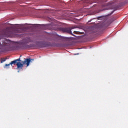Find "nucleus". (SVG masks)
Returning a JSON list of instances; mask_svg holds the SVG:
<instances>
[{"label":"nucleus","mask_w":128,"mask_h":128,"mask_svg":"<svg viewBox=\"0 0 128 128\" xmlns=\"http://www.w3.org/2000/svg\"><path fill=\"white\" fill-rule=\"evenodd\" d=\"M31 60L32 61H34V59L32 58H26L24 62H22V64H21L20 62H17V68L18 70H20L22 69V68L24 67V64H26V66H30V64L31 62Z\"/></svg>","instance_id":"2"},{"label":"nucleus","mask_w":128,"mask_h":128,"mask_svg":"<svg viewBox=\"0 0 128 128\" xmlns=\"http://www.w3.org/2000/svg\"><path fill=\"white\" fill-rule=\"evenodd\" d=\"M108 9H111V8H108Z\"/></svg>","instance_id":"15"},{"label":"nucleus","mask_w":128,"mask_h":128,"mask_svg":"<svg viewBox=\"0 0 128 128\" xmlns=\"http://www.w3.org/2000/svg\"><path fill=\"white\" fill-rule=\"evenodd\" d=\"M6 58H4L3 60V58H0V62L2 64L4 63V62H6Z\"/></svg>","instance_id":"7"},{"label":"nucleus","mask_w":128,"mask_h":128,"mask_svg":"<svg viewBox=\"0 0 128 128\" xmlns=\"http://www.w3.org/2000/svg\"><path fill=\"white\" fill-rule=\"evenodd\" d=\"M72 28H60V30L61 32H67L68 34H71L72 36H74L72 34Z\"/></svg>","instance_id":"3"},{"label":"nucleus","mask_w":128,"mask_h":128,"mask_svg":"<svg viewBox=\"0 0 128 128\" xmlns=\"http://www.w3.org/2000/svg\"><path fill=\"white\" fill-rule=\"evenodd\" d=\"M48 46V44L46 42H42L40 44V48H46Z\"/></svg>","instance_id":"4"},{"label":"nucleus","mask_w":128,"mask_h":128,"mask_svg":"<svg viewBox=\"0 0 128 128\" xmlns=\"http://www.w3.org/2000/svg\"><path fill=\"white\" fill-rule=\"evenodd\" d=\"M24 30V27L20 26H18L16 29L14 30H12L10 28H6L5 29L2 30V31L0 32V40L3 37H10L16 35V33H21L22 30ZM4 44H1L0 42V49H2V46Z\"/></svg>","instance_id":"1"},{"label":"nucleus","mask_w":128,"mask_h":128,"mask_svg":"<svg viewBox=\"0 0 128 128\" xmlns=\"http://www.w3.org/2000/svg\"><path fill=\"white\" fill-rule=\"evenodd\" d=\"M18 62H17V60H14V61H11V62H10V64L15 65L16 64V66H18Z\"/></svg>","instance_id":"5"},{"label":"nucleus","mask_w":128,"mask_h":128,"mask_svg":"<svg viewBox=\"0 0 128 128\" xmlns=\"http://www.w3.org/2000/svg\"><path fill=\"white\" fill-rule=\"evenodd\" d=\"M108 6H112V3L110 2H108Z\"/></svg>","instance_id":"8"},{"label":"nucleus","mask_w":128,"mask_h":128,"mask_svg":"<svg viewBox=\"0 0 128 128\" xmlns=\"http://www.w3.org/2000/svg\"><path fill=\"white\" fill-rule=\"evenodd\" d=\"M3 40H6V39H3Z\"/></svg>","instance_id":"13"},{"label":"nucleus","mask_w":128,"mask_h":128,"mask_svg":"<svg viewBox=\"0 0 128 128\" xmlns=\"http://www.w3.org/2000/svg\"><path fill=\"white\" fill-rule=\"evenodd\" d=\"M91 22V20H88V23H89V22Z\"/></svg>","instance_id":"12"},{"label":"nucleus","mask_w":128,"mask_h":128,"mask_svg":"<svg viewBox=\"0 0 128 128\" xmlns=\"http://www.w3.org/2000/svg\"><path fill=\"white\" fill-rule=\"evenodd\" d=\"M8 48H10V46H8Z\"/></svg>","instance_id":"14"},{"label":"nucleus","mask_w":128,"mask_h":128,"mask_svg":"<svg viewBox=\"0 0 128 128\" xmlns=\"http://www.w3.org/2000/svg\"><path fill=\"white\" fill-rule=\"evenodd\" d=\"M74 34H78V32H76V31H74Z\"/></svg>","instance_id":"11"},{"label":"nucleus","mask_w":128,"mask_h":128,"mask_svg":"<svg viewBox=\"0 0 128 128\" xmlns=\"http://www.w3.org/2000/svg\"><path fill=\"white\" fill-rule=\"evenodd\" d=\"M16 60V62H17L21 63V64H22V62H24V61H22V60H20V58H19L18 59V60Z\"/></svg>","instance_id":"6"},{"label":"nucleus","mask_w":128,"mask_h":128,"mask_svg":"<svg viewBox=\"0 0 128 128\" xmlns=\"http://www.w3.org/2000/svg\"><path fill=\"white\" fill-rule=\"evenodd\" d=\"M11 65V64H5V66L6 67V66H9Z\"/></svg>","instance_id":"9"},{"label":"nucleus","mask_w":128,"mask_h":128,"mask_svg":"<svg viewBox=\"0 0 128 128\" xmlns=\"http://www.w3.org/2000/svg\"><path fill=\"white\" fill-rule=\"evenodd\" d=\"M10 50H11V48H8V49L7 50H8V51H10Z\"/></svg>","instance_id":"10"}]
</instances>
